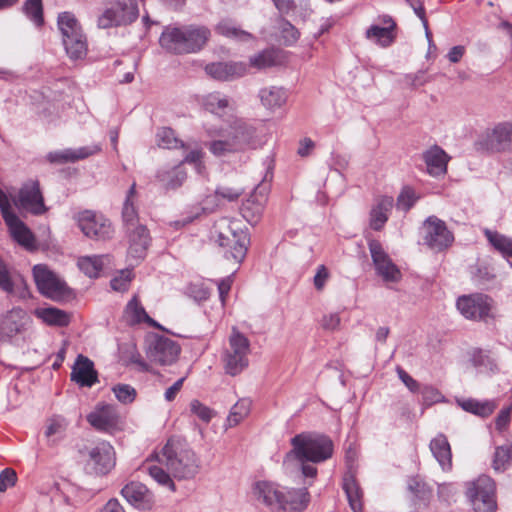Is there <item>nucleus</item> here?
<instances>
[{"label":"nucleus","instance_id":"obj_9","mask_svg":"<svg viewBox=\"0 0 512 512\" xmlns=\"http://www.w3.org/2000/svg\"><path fill=\"white\" fill-rule=\"evenodd\" d=\"M466 495L475 512H495L497 509L495 483L486 475L470 482Z\"/></svg>","mask_w":512,"mask_h":512},{"label":"nucleus","instance_id":"obj_58","mask_svg":"<svg viewBox=\"0 0 512 512\" xmlns=\"http://www.w3.org/2000/svg\"><path fill=\"white\" fill-rule=\"evenodd\" d=\"M0 289L6 293L14 292V283L11 279L6 263L0 258Z\"/></svg>","mask_w":512,"mask_h":512},{"label":"nucleus","instance_id":"obj_6","mask_svg":"<svg viewBox=\"0 0 512 512\" xmlns=\"http://www.w3.org/2000/svg\"><path fill=\"white\" fill-rule=\"evenodd\" d=\"M33 277L39 292L53 301H65L72 297V291L64 280L45 264L33 267Z\"/></svg>","mask_w":512,"mask_h":512},{"label":"nucleus","instance_id":"obj_46","mask_svg":"<svg viewBox=\"0 0 512 512\" xmlns=\"http://www.w3.org/2000/svg\"><path fill=\"white\" fill-rule=\"evenodd\" d=\"M157 144L161 148L165 149H188V144L177 138L174 130L168 127H163L157 132Z\"/></svg>","mask_w":512,"mask_h":512},{"label":"nucleus","instance_id":"obj_54","mask_svg":"<svg viewBox=\"0 0 512 512\" xmlns=\"http://www.w3.org/2000/svg\"><path fill=\"white\" fill-rule=\"evenodd\" d=\"M115 397L123 404H130L136 398V390L128 384H117L112 388Z\"/></svg>","mask_w":512,"mask_h":512},{"label":"nucleus","instance_id":"obj_41","mask_svg":"<svg viewBox=\"0 0 512 512\" xmlns=\"http://www.w3.org/2000/svg\"><path fill=\"white\" fill-rule=\"evenodd\" d=\"M215 30L218 34L239 42H248L253 39L251 33L242 30L230 19L220 21Z\"/></svg>","mask_w":512,"mask_h":512},{"label":"nucleus","instance_id":"obj_5","mask_svg":"<svg viewBox=\"0 0 512 512\" xmlns=\"http://www.w3.org/2000/svg\"><path fill=\"white\" fill-rule=\"evenodd\" d=\"M291 444L293 450L287 456L294 454L299 461L320 463L333 454L332 440L322 434L301 433L291 439Z\"/></svg>","mask_w":512,"mask_h":512},{"label":"nucleus","instance_id":"obj_40","mask_svg":"<svg viewBox=\"0 0 512 512\" xmlns=\"http://www.w3.org/2000/svg\"><path fill=\"white\" fill-rule=\"evenodd\" d=\"M485 237L489 244L499 252L503 258H512V237H508L497 231H492L488 228L483 230Z\"/></svg>","mask_w":512,"mask_h":512},{"label":"nucleus","instance_id":"obj_38","mask_svg":"<svg viewBox=\"0 0 512 512\" xmlns=\"http://www.w3.org/2000/svg\"><path fill=\"white\" fill-rule=\"evenodd\" d=\"M471 363L480 373L495 374L499 371L496 359L489 350L476 348L471 353Z\"/></svg>","mask_w":512,"mask_h":512},{"label":"nucleus","instance_id":"obj_53","mask_svg":"<svg viewBox=\"0 0 512 512\" xmlns=\"http://www.w3.org/2000/svg\"><path fill=\"white\" fill-rule=\"evenodd\" d=\"M512 458V443L499 446L496 448L493 459V467L499 471L504 469L505 464L511 461Z\"/></svg>","mask_w":512,"mask_h":512},{"label":"nucleus","instance_id":"obj_55","mask_svg":"<svg viewBox=\"0 0 512 512\" xmlns=\"http://www.w3.org/2000/svg\"><path fill=\"white\" fill-rule=\"evenodd\" d=\"M204 152L202 149L197 148L188 152L183 160L179 163L183 166L184 163L193 164L198 174H203L205 165L203 163Z\"/></svg>","mask_w":512,"mask_h":512},{"label":"nucleus","instance_id":"obj_12","mask_svg":"<svg viewBox=\"0 0 512 512\" xmlns=\"http://www.w3.org/2000/svg\"><path fill=\"white\" fill-rule=\"evenodd\" d=\"M86 467L95 474L105 475L115 466V452L113 446L101 441L93 446H86L81 450Z\"/></svg>","mask_w":512,"mask_h":512},{"label":"nucleus","instance_id":"obj_27","mask_svg":"<svg viewBox=\"0 0 512 512\" xmlns=\"http://www.w3.org/2000/svg\"><path fill=\"white\" fill-rule=\"evenodd\" d=\"M155 178L165 190H176L185 182L187 172L181 164L164 166L157 170Z\"/></svg>","mask_w":512,"mask_h":512},{"label":"nucleus","instance_id":"obj_59","mask_svg":"<svg viewBox=\"0 0 512 512\" xmlns=\"http://www.w3.org/2000/svg\"><path fill=\"white\" fill-rule=\"evenodd\" d=\"M131 281V271L126 269L120 272V275L114 277L111 282V288L118 292H124L128 289Z\"/></svg>","mask_w":512,"mask_h":512},{"label":"nucleus","instance_id":"obj_39","mask_svg":"<svg viewBox=\"0 0 512 512\" xmlns=\"http://www.w3.org/2000/svg\"><path fill=\"white\" fill-rule=\"evenodd\" d=\"M283 52L279 49H265L250 57L251 66L257 69H265L282 64Z\"/></svg>","mask_w":512,"mask_h":512},{"label":"nucleus","instance_id":"obj_21","mask_svg":"<svg viewBox=\"0 0 512 512\" xmlns=\"http://www.w3.org/2000/svg\"><path fill=\"white\" fill-rule=\"evenodd\" d=\"M125 232L129 242L128 255L135 260L143 259L151 241L148 229L145 225H140Z\"/></svg>","mask_w":512,"mask_h":512},{"label":"nucleus","instance_id":"obj_29","mask_svg":"<svg viewBox=\"0 0 512 512\" xmlns=\"http://www.w3.org/2000/svg\"><path fill=\"white\" fill-rule=\"evenodd\" d=\"M12 238L27 250H35V237L26 224L16 216H9L5 221Z\"/></svg>","mask_w":512,"mask_h":512},{"label":"nucleus","instance_id":"obj_42","mask_svg":"<svg viewBox=\"0 0 512 512\" xmlns=\"http://www.w3.org/2000/svg\"><path fill=\"white\" fill-rule=\"evenodd\" d=\"M203 107L212 114L222 115L226 109L232 108L231 100L221 92L215 91L204 96Z\"/></svg>","mask_w":512,"mask_h":512},{"label":"nucleus","instance_id":"obj_26","mask_svg":"<svg viewBox=\"0 0 512 512\" xmlns=\"http://www.w3.org/2000/svg\"><path fill=\"white\" fill-rule=\"evenodd\" d=\"M123 318L125 322L130 326L144 322L151 327L164 330V328L159 323H157L147 314L137 295H134L132 299L127 303L123 312Z\"/></svg>","mask_w":512,"mask_h":512},{"label":"nucleus","instance_id":"obj_14","mask_svg":"<svg viewBox=\"0 0 512 512\" xmlns=\"http://www.w3.org/2000/svg\"><path fill=\"white\" fill-rule=\"evenodd\" d=\"M78 226L85 236L94 240L105 241L112 238L113 235L111 222L103 215L92 211L79 213Z\"/></svg>","mask_w":512,"mask_h":512},{"label":"nucleus","instance_id":"obj_37","mask_svg":"<svg viewBox=\"0 0 512 512\" xmlns=\"http://www.w3.org/2000/svg\"><path fill=\"white\" fill-rule=\"evenodd\" d=\"M287 91L283 87L269 86L260 89L259 98L268 110L281 108L287 101Z\"/></svg>","mask_w":512,"mask_h":512},{"label":"nucleus","instance_id":"obj_52","mask_svg":"<svg viewBox=\"0 0 512 512\" xmlns=\"http://www.w3.org/2000/svg\"><path fill=\"white\" fill-rule=\"evenodd\" d=\"M418 198L412 188L404 187L397 197L396 206L398 209L407 212L414 206Z\"/></svg>","mask_w":512,"mask_h":512},{"label":"nucleus","instance_id":"obj_56","mask_svg":"<svg viewBox=\"0 0 512 512\" xmlns=\"http://www.w3.org/2000/svg\"><path fill=\"white\" fill-rule=\"evenodd\" d=\"M281 37L285 45L290 46L297 42L300 32L290 22L282 20L280 27Z\"/></svg>","mask_w":512,"mask_h":512},{"label":"nucleus","instance_id":"obj_24","mask_svg":"<svg viewBox=\"0 0 512 512\" xmlns=\"http://www.w3.org/2000/svg\"><path fill=\"white\" fill-rule=\"evenodd\" d=\"M87 421L98 431L110 432L118 424V415L113 406L102 405L87 415Z\"/></svg>","mask_w":512,"mask_h":512},{"label":"nucleus","instance_id":"obj_3","mask_svg":"<svg viewBox=\"0 0 512 512\" xmlns=\"http://www.w3.org/2000/svg\"><path fill=\"white\" fill-rule=\"evenodd\" d=\"M254 494L272 511L302 512L310 501L307 487L287 490L266 481L256 483Z\"/></svg>","mask_w":512,"mask_h":512},{"label":"nucleus","instance_id":"obj_11","mask_svg":"<svg viewBox=\"0 0 512 512\" xmlns=\"http://www.w3.org/2000/svg\"><path fill=\"white\" fill-rule=\"evenodd\" d=\"M181 348L172 339L150 334L146 338V354L151 362L165 366L173 364L179 357Z\"/></svg>","mask_w":512,"mask_h":512},{"label":"nucleus","instance_id":"obj_48","mask_svg":"<svg viewBox=\"0 0 512 512\" xmlns=\"http://www.w3.org/2000/svg\"><path fill=\"white\" fill-rule=\"evenodd\" d=\"M251 401L247 398L239 400L230 410L227 417L229 427L239 424L250 412Z\"/></svg>","mask_w":512,"mask_h":512},{"label":"nucleus","instance_id":"obj_4","mask_svg":"<svg viewBox=\"0 0 512 512\" xmlns=\"http://www.w3.org/2000/svg\"><path fill=\"white\" fill-rule=\"evenodd\" d=\"M216 229V241L224 257L236 264L241 263L247 253L249 243L247 233L238 226L237 222L225 218L216 224Z\"/></svg>","mask_w":512,"mask_h":512},{"label":"nucleus","instance_id":"obj_49","mask_svg":"<svg viewBox=\"0 0 512 512\" xmlns=\"http://www.w3.org/2000/svg\"><path fill=\"white\" fill-rule=\"evenodd\" d=\"M25 15L36 25L42 26L44 23L43 18V5L42 0H26L22 7Z\"/></svg>","mask_w":512,"mask_h":512},{"label":"nucleus","instance_id":"obj_19","mask_svg":"<svg viewBox=\"0 0 512 512\" xmlns=\"http://www.w3.org/2000/svg\"><path fill=\"white\" fill-rule=\"evenodd\" d=\"M211 36L210 30L201 25H185L183 31V54L201 51Z\"/></svg>","mask_w":512,"mask_h":512},{"label":"nucleus","instance_id":"obj_36","mask_svg":"<svg viewBox=\"0 0 512 512\" xmlns=\"http://www.w3.org/2000/svg\"><path fill=\"white\" fill-rule=\"evenodd\" d=\"M430 450L443 470L452 467V454L450 444L444 434H438L430 442Z\"/></svg>","mask_w":512,"mask_h":512},{"label":"nucleus","instance_id":"obj_25","mask_svg":"<svg viewBox=\"0 0 512 512\" xmlns=\"http://www.w3.org/2000/svg\"><path fill=\"white\" fill-rule=\"evenodd\" d=\"M267 202V193L264 189L257 188L250 197L242 204L241 213L251 225L260 220Z\"/></svg>","mask_w":512,"mask_h":512},{"label":"nucleus","instance_id":"obj_7","mask_svg":"<svg viewBox=\"0 0 512 512\" xmlns=\"http://www.w3.org/2000/svg\"><path fill=\"white\" fill-rule=\"evenodd\" d=\"M249 352L250 342L248 338L236 328H233L229 337V347L223 357L226 373L231 376L240 374L249 364Z\"/></svg>","mask_w":512,"mask_h":512},{"label":"nucleus","instance_id":"obj_43","mask_svg":"<svg viewBox=\"0 0 512 512\" xmlns=\"http://www.w3.org/2000/svg\"><path fill=\"white\" fill-rule=\"evenodd\" d=\"M35 315L50 326L64 327L69 324V315L58 308H38L35 310Z\"/></svg>","mask_w":512,"mask_h":512},{"label":"nucleus","instance_id":"obj_50","mask_svg":"<svg viewBox=\"0 0 512 512\" xmlns=\"http://www.w3.org/2000/svg\"><path fill=\"white\" fill-rule=\"evenodd\" d=\"M189 407L191 414L206 424H208L216 415V412L213 409L206 406L198 399L191 400Z\"/></svg>","mask_w":512,"mask_h":512},{"label":"nucleus","instance_id":"obj_47","mask_svg":"<svg viewBox=\"0 0 512 512\" xmlns=\"http://www.w3.org/2000/svg\"><path fill=\"white\" fill-rule=\"evenodd\" d=\"M458 403L464 411L480 417L491 415L496 408V405L492 401L480 402L475 399H465L458 401Z\"/></svg>","mask_w":512,"mask_h":512},{"label":"nucleus","instance_id":"obj_18","mask_svg":"<svg viewBox=\"0 0 512 512\" xmlns=\"http://www.w3.org/2000/svg\"><path fill=\"white\" fill-rule=\"evenodd\" d=\"M368 248L377 274L384 281L397 282L401 277V273L389 255L384 251L381 243L375 239L369 240Z\"/></svg>","mask_w":512,"mask_h":512},{"label":"nucleus","instance_id":"obj_1","mask_svg":"<svg viewBox=\"0 0 512 512\" xmlns=\"http://www.w3.org/2000/svg\"><path fill=\"white\" fill-rule=\"evenodd\" d=\"M156 459L159 464L167 468V471L158 465H147L145 468L158 484L171 491H175V484L170 474L178 479H190L198 473L200 468L195 452L186 443L174 438L167 441L161 451L156 454Z\"/></svg>","mask_w":512,"mask_h":512},{"label":"nucleus","instance_id":"obj_57","mask_svg":"<svg viewBox=\"0 0 512 512\" xmlns=\"http://www.w3.org/2000/svg\"><path fill=\"white\" fill-rule=\"evenodd\" d=\"M242 188H234L228 186H218L215 190V196L227 200L229 202L237 201L238 198L243 194Z\"/></svg>","mask_w":512,"mask_h":512},{"label":"nucleus","instance_id":"obj_17","mask_svg":"<svg viewBox=\"0 0 512 512\" xmlns=\"http://www.w3.org/2000/svg\"><path fill=\"white\" fill-rule=\"evenodd\" d=\"M425 244L431 249L441 251L448 248L454 241L453 233L447 228L445 222L436 216H429L425 222Z\"/></svg>","mask_w":512,"mask_h":512},{"label":"nucleus","instance_id":"obj_2","mask_svg":"<svg viewBox=\"0 0 512 512\" xmlns=\"http://www.w3.org/2000/svg\"><path fill=\"white\" fill-rule=\"evenodd\" d=\"M206 132L211 138L218 137L206 144L208 150L216 157L246 152L256 149L259 145L256 128L242 118L230 121L226 128L207 129Z\"/></svg>","mask_w":512,"mask_h":512},{"label":"nucleus","instance_id":"obj_23","mask_svg":"<svg viewBox=\"0 0 512 512\" xmlns=\"http://www.w3.org/2000/svg\"><path fill=\"white\" fill-rule=\"evenodd\" d=\"M121 495L127 502L139 509H150L153 504L151 492L140 482L132 481L126 484L121 490Z\"/></svg>","mask_w":512,"mask_h":512},{"label":"nucleus","instance_id":"obj_8","mask_svg":"<svg viewBox=\"0 0 512 512\" xmlns=\"http://www.w3.org/2000/svg\"><path fill=\"white\" fill-rule=\"evenodd\" d=\"M58 27L63 36V44L70 58H82L87 51L85 38L75 16L63 12L58 16Z\"/></svg>","mask_w":512,"mask_h":512},{"label":"nucleus","instance_id":"obj_63","mask_svg":"<svg viewBox=\"0 0 512 512\" xmlns=\"http://www.w3.org/2000/svg\"><path fill=\"white\" fill-rule=\"evenodd\" d=\"M0 210L4 221L9 219V216H16L12 211L10 200L5 192L0 189Z\"/></svg>","mask_w":512,"mask_h":512},{"label":"nucleus","instance_id":"obj_51","mask_svg":"<svg viewBox=\"0 0 512 512\" xmlns=\"http://www.w3.org/2000/svg\"><path fill=\"white\" fill-rule=\"evenodd\" d=\"M68 422L62 416H54L48 420L45 430V436L50 438L53 436L62 437L67 429Z\"/></svg>","mask_w":512,"mask_h":512},{"label":"nucleus","instance_id":"obj_10","mask_svg":"<svg viewBox=\"0 0 512 512\" xmlns=\"http://www.w3.org/2000/svg\"><path fill=\"white\" fill-rule=\"evenodd\" d=\"M457 309L469 320L487 322L494 319L493 300L482 293L463 295L457 299Z\"/></svg>","mask_w":512,"mask_h":512},{"label":"nucleus","instance_id":"obj_34","mask_svg":"<svg viewBox=\"0 0 512 512\" xmlns=\"http://www.w3.org/2000/svg\"><path fill=\"white\" fill-rule=\"evenodd\" d=\"M385 24L384 27L379 25H372L366 31V37L370 40L375 41L377 44L382 47H387L393 43L395 40V27L396 23L390 17H385L383 19Z\"/></svg>","mask_w":512,"mask_h":512},{"label":"nucleus","instance_id":"obj_32","mask_svg":"<svg viewBox=\"0 0 512 512\" xmlns=\"http://www.w3.org/2000/svg\"><path fill=\"white\" fill-rule=\"evenodd\" d=\"M184 26H166L159 38L160 46L168 53L182 55Z\"/></svg>","mask_w":512,"mask_h":512},{"label":"nucleus","instance_id":"obj_33","mask_svg":"<svg viewBox=\"0 0 512 512\" xmlns=\"http://www.w3.org/2000/svg\"><path fill=\"white\" fill-rule=\"evenodd\" d=\"M394 200L390 196H382L377 199L370 210L369 225L371 229L380 231L388 221L389 214L393 208Z\"/></svg>","mask_w":512,"mask_h":512},{"label":"nucleus","instance_id":"obj_22","mask_svg":"<svg viewBox=\"0 0 512 512\" xmlns=\"http://www.w3.org/2000/svg\"><path fill=\"white\" fill-rule=\"evenodd\" d=\"M205 72L213 79L231 81L246 74V65L242 62H212L205 66Z\"/></svg>","mask_w":512,"mask_h":512},{"label":"nucleus","instance_id":"obj_44","mask_svg":"<svg viewBox=\"0 0 512 512\" xmlns=\"http://www.w3.org/2000/svg\"><path fill=\"white\" fill-rule=\"evenodd\" d=\"M108 259L107 255L84 256L79 258L78 267L88 277H98Z\"/></svg>","mask_w":512,"mask_h":512},{"label":"nucleus","instance_id":"obj_30","mask_svg":"<svg viewBox=\"0 0 512 512\" xmlns=\"http://www.w3.org/2000/svg\"><path fill=\"white\" fill-rule=\"evenodd\" d=\"M423 159L430 175L436 177L446 174L450 157L438 145H434L426 150L423 153Z\"/></svg>","mask_w":512,"mask_h":512},{"label":"nucleus","instance_id":"obj_60","mask_svg":"<svg viewBox=\"0 0 512 512\" xmlns=\"http://www.w3.org/2000/svg\"><path fill=\"white\" fill-rule=\"evenodd\" d=\"M17 476L14 470L6 468L0 473V492H5L15 485Z\"/></svg>","mask_w":512,"mask_h":512},{"label":"nucleus","instance_id":"obj_13","mask_svg":"<svg viewBox=\"0 0 512 512\" xmlns=\"http://www.w3.org/2000/svg\"><path fill=\"white\" fill-rule=\"evenodd\" d=\"M137 13L133 0H113L98 17L97 25L101 29L127 25L137 18Z\"/></svg>","mask_w":512,"mask_h":512},{"label":"nucleus","instance_id":"obj_16","mask_svg":"<svg viewBox=\"0 0 512 512\" xmlns=\"http://www.w3.org/2000/svg\"><path fill=\"white\" fill-rule=\"evenodd\" d=\"M13 203L18 209L27 210L34 215H41L47 210L38 181L24 183L18 195L13 198Z\"/></svg>","mask_w":512,"mask_h":512},{"label":"nucleus","instance_id":"obj_20","mask_svg":"<svg viewBox=\"0 0 512 512\" xmlns=\"http://www.w3.org/2000/svg\"><path fill=\"white\" fill-rule=\"evenodd\" d=\"M28 321L29 317L23 309L19 307L11 309L0 320L1 339L9 340L21 333Z\"/></svg>","mask_w":512,"mask_h":512},{"label":"nucleus","instance_id":"obj_15","mask_svg":"<svg viewBox=\"0 0 512 512\" xmlns=\"http://www.w3.org/2000/svg\"><path fill=\"white\" fill-rule=\"evenodd\" d=\"M477 149L487 152L512 150V122H502L488 131L477 143Z\"/></svg>","mask_w":512,"mask_h":512},{"label":"nucleus","instance_id":"obj_45","mask_svg":"<svg viewBox=\"0 0 512 512\" xmlns=\"http://www.w3.org/2000/svg\"><path fill=\"white\" fill-rule=\"evenodd\" d=\"M343 489L353 512H362V492L352 475H346L343 480Z\"/></svg>","mask_w":512,"mask_h":512},{"label":"nucleus","instance_id":"obj_61","mask_svg":"<svg viewBox=\"0 0 512 512\" xmlns=\"http://www.w3.org/2000/svg\"><path fill=\"white\" fill-rule=\"evenodd\" d=\"M397 374L400 378V380L405 384V386L413 393L418 392L419 390V383L412 378L404 369L401 367H397L396 369Z\"/></svg>","mask_w":512,"mask_h":512},{"label":"nucleus","instance_id":"obj_31","mask_svg":"<svg viewBox=\"0 0 512 512\" xmlns=\"http://www.w3.org/2000/svg\"><path fill=\"white\" fill-rule=\"evenodd\" d=\"M101 150L99 145L84 146L78 149H65L63 151L51 152L47 159L51 163L76 162L88 158Z\"/></svg>","mask_w":512,"mask_h":512},{"label":"nucleus","instance_id":"obj_64","mask_svg":"<svg viewBox=\"0 0 512 512\" xmlns=\"http://www.w3.org/2000/svg\"><path fill=\"white\" fill-rule=\"evenodd\" d=\"M427 81L428 80L423 71H418L415 74H408L405 76V82L413 88L423 86Z\"/></svg>","mask_w":512,"mask_h":512},{"label":"nucleus","instance_id":"obj_28","mask_svg":"<svg viewBox=\"0 0 512 512\" xmlns=\"http://www.w3.org/2000/svg\"><path fill=\"white\" fill-rule=\"evenodd\" d=\"M71 380L83 387L94 385L97 382V372L94 369L93 362L87 357L79 355L72 368Z\"/></svg>","mask_w":512,"mask_h":512},{"label":"nucleus","instance_id":"obj_35","mask_svg":"<svg viewBox=\"0 0 512 512\" xmlns=\"http://www.w3.org/2000/svg\"><path fill=\"white\" fill-rule=\"evenodd\" d=\"M136 197V183L134 182L126 193L122 208V221L125 227V231L131 229L132 227L141 225L139 223L138 211L135 206Z\"/></svg>","mask_w":512,"mask_h":512},{"label":"nucleus","instance_id":"obj_62","mask_svg":"<svg viewBox=\"0 0 512 512\" xmlns=\"http://www.w3.org/2000/svg\"><path fill=\"white\" fill-rule=\"evenodd\" d=\"M392 409L396 416L409 419L411 414V406L408 402L399 400L392 405Z\"/></svg>","mask_w":512,"mask_h":512}]
</instances>
